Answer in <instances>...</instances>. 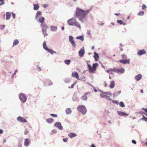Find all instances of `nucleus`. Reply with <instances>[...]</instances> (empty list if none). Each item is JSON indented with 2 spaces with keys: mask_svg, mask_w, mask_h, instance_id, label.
<instances>
[{
  "mask_svg": "<svg viewBox=\"0 0 147 147\" xmlns=\"http://www.w3.org/2000/svg\"><path fill=\"white\" fill-rule=\"evenodd\" d=\"M91 9L84 10L80 8H77L76 14V17L78 18L79 20L83 22L82 20L91 11Z\"/></svg>",
  "mask_w": 147,
  "mask_h": 147,
  "instance_id": "obj_1",
  "label": "nucleus"
},
{
  "mask_svg": "<svg viewBox=\"0 0 147 147\" xmlns=\"http://www.w3.org/2000/svg\"><path fill=\"white\" fill-rule=\"evenodd\" d=\"M101 93L100 94V96L102 98H106L107 100L109 101H111V99L110 98V96H111L112 94L111 91L107 92H105L101 90H98Z\"/></svg>",
  "mask_w": 147,
  "mask_h": 147,
  "instance_id": "obj_2",
  "label": "nucleus"
},
{
  "mask_svg": "<svg viewBox=\"0 0 147 147\" xmlns=\"http://www.w3.org/2000/svg\"><path fill=\"white\" fill-rule=\"evenodd\" d=\"M88 62H90V61H87V65L89 68V71L90 73H94L96 70V68L98 67V63L93 64L92 67L91 65L88 63Z\"/></svg>",
  "mask_w": 147,
  "mask_h": 147,
  "instance_id": "obj_3",
  "label": "nucleus"
},
{
  "mask_svg": "<svg viewBox=\"0 0 147 147\" xmlns=\"http://www.w3.org/2000/svg\"><path fill=\"white\" fill-rule=\"evenodd\" d=\"M78 111L83 115L85 114L87 112V109L86 107L82 105H78L77 108Z\"/></svg>",
  "mask_w": 147,
  "mask_h": 147,
  "instance_id": "obj_4",
  "label": "nucleus"
},
{
  "mask_svg": "<svg viewBox=\"0 0 147 147\" xmlns=\"http://www.w3.org/2000/svg\"><path fill=\"white\" fill-rule=\"evenodd\" d=\"M19 97L20 100L22 102L24 103L26 100V97L25 94L23 93H20V94Z\"/></svg>",
  "mask_w": 147,
  "mask_h": 147,
  "instance_id": "obj_5",
  "label": "nucleus"
},
{
  "mask_svg": "<svg viewBox=\"0 0 147 147\" xmlns=\"http://www.w3.org/2000/svg\"><path fill=\"white\" fill-rule=\"evenodd\" d=\"M69 41L71 45L73 47H75L76 46V44L75 43L73 36H69Z\"/></svg>",
  "mask_w": 147,
  "mask_h": 147,
  "instance_id": "obj_6",
  "label": "nucleus"
},
{
  "mask_svg": "<svg viewBox=\"0 0 147 147\" xmlns=\"http://www.w3.org/2000/svg\"><path fill=\"white\" fill-rule=\"evenodd\" d=\"M76 21V20L74 18H72L70 19L67 21L68 24L70 26H73Z\"/></svg>",
  "mask_w": 147,
  "mask_h": 147,
  "instance_id": "obj_7",
  "label": "nucleus"
},
{
  "mask_svg": "<svg viewBox=\"0 0 147 147\" xmlns=\"http://www.w3.org/2000/svg\"><path fill=\"white\" fill-rule=\"evenodd\" d=\"M85 53V51L84 50V47H83L81 49H80L78 52V54L79 56L81 57H82Z\"/></svg>",
  "mask_w": 147,
  "mask_h": 147,
  "instance_id": "obj_8",
  "label": "nucleus"
},
{
  "mask_svg": "<svg viewBox=\"0 0 147 147\" xmlns=\"http://www.w3.org/2000/svg\"><path fill=\"white\" fill-rule=\"evenodd\" d=\"M41 26L42 27V32H46L48 28V26H47V24L45 23H44L43 24H41Z\"/></svg>",
  "mask_w": 147,
  "mask_h": 147,
  "instance_id": "obj_9",
  "label": "nucleus"
},
{
  "mask_svg": "<svg viewBox=\"0 0 147 147\" xmlns=\"http://www.w3.org/2000/svg\"><path fill=\"white\" fill-rule=\"evenodd\" d=\"M72 76L74 78H75L77 79L81 80L82 79L79 78V76L78 73L76 71L73 72L72 73Z\"/></svg>",
  "mask_w": 147,
  "mask_h": 147,
  "instance_id": "obj_10",
  "label": "nucleus"
},
{
  "mask_svg": "<svg viewBox=\"0 0 147 147\" xmlns=\"http://www.w3.org/2000/svg\"><path fill=\"white\" fill-rule=\"evenodd\" d=\"M90 93V92L85 93L81 97V99L83 100H86L87 99V95Z\"/></svg>",
  "mask_w": 147,
  "mask_h": 147,
  "instance_id": "obj_11",
  "label": "nucleus"
},
{
  "mask_svg": "<svg viewBox=\"0 0 147 147\" xmlns=\"http://www.w3.org/2000/svg\"><path fill=\"white\" fill-rule=\"evenodd\" d=\"M54 125L56 126L60 130H61L63 129V127L61 125V123L60 122H56L54 124Z\"/></svg>",
  "mask_w": 147,
  "mask_h": 147,
  "instance_id": "obj_12",
  "label": "nucleus"
},
{
  "mask_svg": "<svg viewBox=\"0 0 147 147\" xmlns=\"http://www.w3.org/2000/svg\"><path fill=\"white\" fill-rule=\"evenodd\" d=\"M17 120L21 122L25 123L26 122V120L24 118L21 116H19L17 117Z\"/></svg>",
  "mask_w": 147,
  "mask_h": 147,
  "instance_id": "obj_13",
  "label": "nucleus"
},
{
  "mask_svg": "<svg viewBox=\"0 0 147 147\" xmlns=\"http://www.w3.org/2000/svg\"><path fill=\"white\" fill-rule=\"evenodd\" d=\"M42 13V12L40 11H37L35 16L36 20H38L39 18L40 17V16L41 15Z\"/></svg>",
  "mask_w": 147,
  "mask_h": 147,
  "instance_id": "obj_14",
  "label": "nucleus"
},
{
  "mask_svg": "<svg viewBox=\"0 0 147 147\" xmlns=\"http://www.w3.org/2000/svg\"><path fill=\"white\" fill-rule=\"evenodd\" d=\"M130 60L129 59H127L125 60H120V63L123 64H126L127 63H129Z\"/></svg>",
  "mask_w": 147,
  "mask_h": 147,
  "instance_id": "obj_15",
  "label": "nucleus"
},
{
  "mask_svg": "<svg viewBox=\"0 0 147 147\" xmlns=\"http://www.w3.org/2000/svg\"><path fill=\"white\" fill-rule=\"evenodd\" d=\"M50 29L52 32H56L57 30V27L56 26H51L50 27Z\"/></svg>",
  "mask_w": 147,
  "mask_h": 147,
  "instance_id": "obj_16",
  "label": "nucleus"
},
{
  "mask_svg": "<svg viewBox=\"0 0 147 147\" xmlns=\"http://www.w3.org/2000/svg\"><path fill=\"white\" fill-rule=\"evenodd\" d=\"M146 53V52L144 49L140 50L137 53L138 54L140 55H141L143 54H145Z\"/></svg>",
  "mask_w": 147,
  "mask_h": 147,
  "instance_id": "obj_17",
  "label": "nucleus"
},
{
  "mask_svg": "<svg viewBox=\"0 0 147 147\" xmlns=\"http://www.w3.org/2000/svg\"><path fill=\"white\" fill-rule=\"evenodd\" d=\"M142 75L140 74H138L135 77V79L137 81L140 80L142 78Z\"/></svg>",
  "mask_w": 147,
  "mask_h": 147,
  "instance_id": "obj_18",
  "label": "nucleus"
},
{
  "mask_svg": "<svg viewBox=\"0 0 147 147\" xmlns=\"http://www.w3.org/2000/svg\"><path fill=\"white\" fill-rule=\"evenodd\" d=\"M74 26L79 28H81L80 24L76 20L74 24Z\"/></svg>",
  "mask_w": 147,
  "mask_h": 147,
  "instance_id": "obj_19",
  "label": "nucleus"
},
{
  "mask_svg": "<svg viewBox=\"0 0 147 147\" xmlns=\"http://www.w3.org/2000/svg\"><path fill=\"white\" fill-rule=\"evenodd\" d=\"M66 113L67 115H69L71 113V109L69 108H67L65 110Z\"/></svg>",
  "mask_w": 147,
  "mask_h": 147,
  "instance_id": "obj_20",
  "label": "nucleus"
},
{
  "mask_svg": "<svg viewBox=\"0 0 147 147\" xmlns=\"http://www.w3.org/2000/svg\"><path fill=\"white\" fill-rule=\"evenodd\" d=\"M94 57L96 61H97L98 60L99 58L98 55V54L96 52L94 53Z\"/></svg>",
  "mask_w": 147,
  "mask_h": 147,
  "instance_id": "obj_21",
  "label": "nucleus"
},
{
  "mask_svg": "<svg viewBox=\"0 0 147 147\" xmlns=\"http://www.w3.org/2000/svg\"><path fill=\"white\" fill-rule=\"evenodd\" d=\"M29 143L30 141L29 139L28 138L26 139L24 143V146H28Z\"/></svg>",
  "mask_w": 147,
  "mask_h": 147,
  "instance_id": "obj_22",
  "label": "nucleus"
},
{
  "mask_svg": "<svg viewBox=\"0 0 147 147\" xmlns=\"http://www.w3.org/2000/svg\"><path fill=\"white\" fill-rule=\"evenodd\" d=\"M33 9L34 10H38L39 8V5L38 4H33Z\"/></svg>",
  "mask_w": 147,
  "mask_h": 147,
  "instance_id": "obj_23",
  "label": "nucleus"
},
{
  "mask_svg": "<svg viewBox=\"0 0 147 147\" xmlns=\"http://www.w3.org/2000/svg\"><path fill=\"white\" fill-rule=\"evenodd\" d=\"M69 136L71 138H72L74 137H75L77 136V135L75 133H71L68 134Z\"/></svg>",
  "mask_w": 147,
  "mask_h": 147,
  "instance_id": "obj_24",
  "label": "nucleus"
},
{
  "mask_svg": "<svg viewBox=\"0 0 147 147\" xmlns=\"http://www.w3.org/2000/svg\"><path fill=\"white\" fill-rule=\"evenodd\" d=\"M115 69H110L108 70H106V72L108 73H109V74H112V72L115 71Z\"/></svg>",
  "mask_w": 147,
  "mask_h": 147,
  "instance_id": "obj_25",
  "label": "nucleus"
},
{
  "mask_svg": "<svg viewBox=\"0 0 147 147\" xmlns=\"http://www.w3.org/2000/svg\"><path fill=\"white\" fill-rule=\"evenodd\" d=\"M77 39H79L83 41L84 40V37L83 36H80L76 37V38Z\"/></svg>",
  "mask_w": 147,
  "mask_h": 147,
  "instance_id": "obj_26",
  "label": "nucleus"
},
{
  "mask_svg": "<svg viewBox=\"0 0 147 147\" xmlns=\"http://www.w3.org/2000/svg\"><path fill=\"white\" fill-rule=\"evenodd\" d=\"M115 86V82L114 81H112L110 82V87L111 88H113Z\"/></svg>",
  "mask_w": 147,
  "mask_h": 147,
  "instance_id": "obj_27",
  "label": "nucleus"
},
{
  "mask_svg": "<svg viewBox=\"0 0 147 147\" xmlns=\"http://www.w3.org/2000/svg\"><path fill=\"white\" fill-rule=\"evenodd\" d=\"M47 51L49 53L51 54L52 55H53V53L56 54V52L50 49H47Z\"/></svg>",
  "mask_w": 147,
  "mask_h": 147,
  "instance_id": "obj_28",
  "label": "nucleus"
},
{
  "mask_svg": "<svg viewBox=\"0 0 147 147\" xmlns=\"http://www.w3.org/2000/svg\"><path fill=\"white\" fill-rule=\"evenodd\" d=\"M38 19L39 22L41 23H42L44 22L45 20L44 18L42 17H41L40 18H39Z\"/></svg>",
  "mask_w": 147,
  "mask_h": 147,
  "instance_id": "obj_29",
  "label": "nucleus"
},
{
  "mask_svg": "<svg viewBox=\"0 0 147 147\" xmlns=\"http://www.w3.org/2000/svg\"><path fill=\"white\" fill-rule=\"evenodd\" d=\"M43 48L46 51L48 49L47 48L46 46V42L45 41L44 42L43 44Z\"/></svg>",
  "mask_w": 147,
  "mask_h": 147,
  "instance_id": "obj_30",
  "label": "nucleus"
},
{
  "mask_svg": "<svg viewBox=\"0 0 147 147\" xmlns=\"http://www.w3.org/2000/svg\"><path fill=\"white\" fill-rule=\"evenodd\" d=\"M53 121V119L52 118H49L46 120V121L48 123H52Z\"/></svg>",
  "mask_w": 147,
  "mask_h": 147,
  "instance_id": "obj_31",
  "label": "nucleus"
},
{
  "mask_svg": "<svg viewBox=\"0 0 147 147\" xmlns=\"http://www.w3.org/2000/svg\"><path fill=\"white\" fill-rule=\"evenodd\" d=\"M11 16L10 12H7L6 13V20H8L9 19L10 17Z\"/></svg>",
  "mask_w": 147,
  "mask_h": 147,
  "instance_id": "obj_32",
  "label": "nucleus"
},
{
  "mask_svg": "<svg viewBox=\"0 0 147 147\" xmlns=\"http://www.w3.org/2000/svg\"><path fill=\"white\" fill-rule=\"evenodd\" d=\"M57 133V130L56 129H53L52 130L50 134L51 135H53Z\"/></svg>",
  "mask_w": 147,
  "mask_h": 147,
  "instance_id": "obj_33",
  "label": "nucleus"
},
{
  "mask_svg": "<svg viewBox=\"0 0 147 147\" xmlns=\"http://www.w3.org/2000/svg\"><path fill=\"white\" fill-rule=\"evenodd\" d=\"M128 114L125 112L120 111V116H127Z\"/></svg>",
  "mask_w": 147,
  "mask_h": 147,
  "instance_id": "obj_34",
  "label": "nucleus"
},
{
  "mask_svg": "<svg viewBox=\"0 0 147 147\" xmlns=\"http://www.w3.org/2000/svg\"><path fill=\"white\" fill-rule=\"evenodd\" d=\"M19 43V41L18 40H17V39H16L13 42V46H15V45H17Z\"/></svg>",
  "mask_w": 147,
  "mask_h": 147,
  "instance_id": "obj_35",
  "label": "nucleus"
},
{
  "mask_svg": "<svg viewBox=\"0 0 147 147\" xmlns=\"http://www.w3.org/2000/svg\"><path fill=\"white\" fill-rule=\"evenodd\" d=\"M71 62L70 60H66L64 61L65 63L67 65H69Z\"/></svg>",
  "mask_w": 147,
  "mask_h": 147,
  "instance_id": "obj_36",
  "label": "nucleus"
},
{
  "mask_svg": "<svg viewBox=\"0 0 147 147\" xmlns=\"http://www.w3.org/2000/svg\"><path fill=\"white\" fill-rule=\"evenodd\" d=\"M144 14V12L143 11H141L138 13L137 14L138 15V16H143Z\"/></svg>",
  "mask_w": 147,
  "mask_h": 147,
  "instance_id": "obj_37",
  "label": "nucleus"
},
{
  "mask_svg": "<svg viewBox=\"0 0 147 147\" xmlns=\"http://www.w3.org/2000/svg\"><path fill=\"white\" fill-rule=\"evenodd\" d=\"M71 80L69 78H66L65 79L64 81L65 83H69Z\"/></svg>",
  "mask_w": 147,
  "mask_h": 147,
  "instance_id": "obj_38",
  "label": "nucleus"
},
{
  "mask_svg": "<svg viewBox=\"0 0 147 147\" xmlns=\"http://www.w3.org/2000/svg\"><path fill=\"white\" fill-rule=\"evenodd\" d=\"M29 132V131L27 129H25L24 132V134L25 135H26L28 134V133Z\"/></svg>",
  "mask_w": 147,
  "mask_h": 147,
  "instance_id": "obj_39",
  "label": "nucleus"
},
{
  "mask_svg": "<svg viewBox=\"0 0 147 147\" xmlns=\"http://www.w3.org/2000/svg\"><path fill=\"white\" fill-rule=\"evenodd\" d=\"M119 95L118 93L117 92H115L113 94V97H116L118 96Z\"/></svg>",
  "mask_w": 147,
  "mask_h": 147,
  "instance_id": "obj_40",
  "label": "nucleus"
},
{
  "mask_svg": "<svg viewBox=\"0 0 147 147\" xmlns=\"http://www.w3.org/2000/svg\"><path fill=\"white\" fill-rule=\"evenodd\" d=\"M0 6H1L5 3L4 0H0Z\"/></svg>",
  "mask_w": 147,
  "mask_h": 147,
  "instance_id": "obj_41",
  "label": "nucleus"
},
{
  "mask_svg": "<svg viewBox=\"0 0 147 147\" xmlns=\"http://www.w3.org/2000/svg\"><path fill=\"white\" fill-rule=\"evenodd\" d=\"M120 106L122 107H125L124 103L123 102H120Z\"/></svg>",
  "mask_w": 147,
  "mask_h": 147,
  "instance_id": "obj_42",
  "label": "nucleus"
},
{
  "mask_svg": "<svg viewBox=\"0 0 147 147\" xmlns=\"http://www.w3.org/2000/svg\"><path fill=\"white\" fill-rule=\"evenodd\" d=\"M120 24H122L123 25H125L126 24V23L125 22L120 20Z\"/></svg>",
  "mask_w": 147,
  "mask_h": 147,
  "instance_id": "obj_43",
  "label": "nucleus"
},
{
  "mask_svg": "<svg viewBox=\"0 0 147 147\" xmlns=\"http://www.w3.org/2000/svg\"><path fill=\"white\" fill-rule=\"evenodd\" d=\"M47 83H48V85L49 86L53 84V83L50 81H47Z\"/></svg>",
  "mask_w": 147,
  "mask_h": 147,
  "instance_id": "obj_44",
  "label": "nucleus"
},
{
  "mask_svg": "<svg viewBox=\"0 0 147 147\" xmlns=\"http://www.w3.org/2000/svg\"><path fill=\"white\" fill-rule=\"evenodd\" d=\"M112 102L113 103H115V104H116L117 105H118L119 104V102L116 101V100H111Z\"/></svg>",
  "mask_w": 147,
  "mask_h": 147,
  "instance_id": "obj_45",
  "label": "nucleus"
},
{
  "mask_svg": "<svg viewBox=\"0 0 147 147\" xmlns=\"http://www.w3.org/2000/svg\"><path fill=\"white\" fill-rule=\"evenodd\" d=\"M146 7V6L144 4H143L142 6V9L143 10L145 9Z\"/></svg>",
  "mask_w": 147,
  "mask_h": 147,
  "instance_id": "obj_46",
  "label": "nucleus"
},
{
  "mask_svg": "<svg viewBox=\"0 0 147 147\" xmlns=\"http://www.w3.org/2000/svg\"><path fill=\"white\" fill-rule=\"evenodd\" d=\"M5 26L4 25H0V28L1 29H3L5 27Z\"/></svg>",
  "mask_w": 147,
  "mask_h": 147,
  "instance_id": "obj_47",
  "label": "nucleus"
},
{
  "mask_svg": "<svg viewBox=\"0 0 147 147\" xmlns=\"http://www.w3.org/2000/svg\"><path fill=\"white\" fill-rule=\"evenodd\" d=\"M50 115L53 117H57V115L53 114H51Z\"/></svg>",
  "mask_w": 147,
  "mask_h": 147,
  "instance_id": "obj_48",
  "label": "nucleus"
},
{
  "mask_svg": "<svg viewBox=\"0 0 147 147\" xmlns=\"http://www.w3.org/2000/svg\"><path fill=\"white\" fill-rule=\"evenodd\" d=\"M124 71V69L123 68L120 69V73H123Z\"/></svg>",
  "mask_w": 147,
  "mask_h": 147,
  "instance_id": "obj_49",
  "label": "nucleus"
},
{
  "mask_svg": "<svg viewBox=\"0 0 147 147\" xmlns=\"http://www.w3.org/2000/svg\"><path fill=\"white\" fill-rule=\"evenodd\" d=\"M90 85L92 86V87L93 88H94V91L95 92H96L97 91V90H96V89L95 88V87L93 86H92V85L90 84Z\"/></svg>",
  "mask_w": 147,
  "mask_h": 147,
  "instance_id": "obj_50",
  "label": "nucleus"
},
{
  "mask_svg": "<svg viewBox=\"0 0 147 147\" xmlns=\"http://www.w3.org/2000/svg\"><path fill=\"white\" fill-rule=\"evenodd\" d=\"M67 140H68V138H63V140L64 142H66L67 141Z\"/></svg>",
  "mask_w": 147,
  "mask_h": 147,
  "instance_id": "obj_51",
  "label": "nucleus"
},
{
  "mask_svg": "<svg viewBox=\"0 0 147 147\" xmlns=\"http://www.w3.org/2000/svg\"><path fill=\"white\" fill-rule=\"evenodd\" d=\"M142 119L145 121H147V118L144 117L142 118Z\"/></svg>",
  "mask_w": 147,
  "mask_h": 147,
  "instance_id": "obj_52",
  "label": "nucleus"
},
{
  "mask_svg": "<svg viewBox=\"0 0 147 147\" xmlns=\"http://www.w3.org/2000/svg\"><path fill=\"white\" fill-rule=\"evenodd\" d=\"M12 15L13 16V19H14L16 17V15L15 13H12Z\"/></svg>",
  "mask_w": 147,
  "mask_h": 147,
  "instance_id": "obj_53",
  "label": "nucleus"
},
{
  "mask_svg": "<svg viewBox=\"0 0 147 147\" xmlns=\"http://www.w3.org/2000/svg\"><path fill=\"white\" fill-rule=\"evenodd\" d=\"M46 32H43L44 36H45V37L47 35V34Z\"/></svg>",
  "mask_w": 147,
  "mask_h": 147,
  "instance_id": "obj_54",
  "label": "nucleus"
},
{
  "mask_svg": "<svg viewBox=\"0 0 147 147\" xmlns=\"http://www.w3.org/2000/svg\"><path fill=\"white\" fill-rule=\"evenodd\" d=\"M74 85L73 84H72L71 85V87H69H69H68V88H74Z\"/></svg>",
  "mask_w": 147,
  "mask_h": 147,
  "instance_id": "obj_55",
  "label": "nucleus"
},
{
  "mask_svg": "<svg viewBox=\"0 0 147 147\" xmlns=\"http://www.w3.org/2000/svg\"><path fill=\"white\" fill-rule=\"evenodd\" d=\"M132 143H134V144H136V141H135L134 140H132Z\"/></svg>",
  "mask_w": 147,
  "mask_h": 147,
  "instance_id": "obj_56",
  "label": "nucleus"
},
{
  "mask_svg": "<svg viewBox=\"0 0 147 147\" xmlns=\"http://www.w3.org/2000/svg\"><path fill=\"white\" fill-rule=\"evenodd\" d=\"M121 56L124 59H125L126 58V56L125 55H122Z\"/></svg>",
  "mask_w": 147,
  "mask_h": 147,
  "instance_id": "obj_57",
  "label": "nucleus"
},
{
  "mask_svg": "<svg viewBox=\"0 0 147 147\" xmlns=\"http://www.w3.org/2000/svg\"><path fill=\"white\" fill-rule=\"evenodd\" d=\"M142 110H144V111L147 113V109H144V108H142Z\"/></svg>",
  "mask_w": 147,
  "mask_h": 147,
  "instance_id": "obj_58",
  "label": "nucleus"
},
{
  "mask_svg": "<svg viewBox=\"0 0 147 147\" xmlns=\"http://www.w3.org/2000/svg\"><path fill=\"white\" fill-rule=\"evenodd\" d=\"M37 69L38 71H40L41 70V69L40 67H38Z\"/></svg>",
  "mask_w": 147,
  "mask_h": 147,
  "instance_id": "obj_59",
  "label": "nucleus"
},
{
  "mask_svg": "<svg viewBox=\"0 0 147 147\" xmlns=\"http://www.w3.org/2000/svg\"><path fill=\"white\" fill-rule=\"evenodd\" d=\"M90 147H96L95 145L93 144H92L91 145Z\"/></svg>",
  "mask_w": 147,
  "mask_h": 147,
  "instance_id": "obj_60",
  "label": "nucleus"
},
{
  "mask_svg": "<svg viewBox=\"0 0 147 147\" xmlns=\"http://www.w3.org/2000/svg\"><path fill=\"white\" fill-rule=\"evenodd\" d=\"M3 132V130L1 129H0V134H2Z\"/></svg>",
  "mask_w": 147,
  "mask_h": 147,
  "instance_id": "obj_61",
  "label": "nucleus"
},
{
  "mask_svg": "<svg viewBox=\"0 0 147 147\" xmlns=\"http://www.w3.org/2000/svg\"><path fill=\"white\" fill-rule=\"evenodd\" d=\"M78 82L77 81H76L74 82L73 84L74 85L76 84Z\"/></svg>",
  "mask_w": 147,
  "mask_h": 147,
  "instance_id": "obj_62",
  "label": "nucleus"
},
{
  "mask_svg": "<svg viewBox=\"0 0 147 147\" xmlns=\"http://www.w3.org/2000/svg\"><path fill=\"white\" fill-rule=\"evenodd\" d=\"M47 6V4H44L43 5V6L44 8H45Z\"/></svg>",
  "mask_w": 147,
  "mask_h": 147,
  "instance_id": "obj_63",
  "label": "nucleus"
},
{
  "mask_svg": "<svg viewBox=\"0 0 147 147\" xmlns=\"http://www.w3.org/2000/svg\"><path fill=\"white\" fill-rule=\"evenodd\" d=\"M87 33L88 35H90V31H88Z\"/></svg>",
  "mask_w": 147,
  "mask_h": 147,
  "instance_id": "obj_64",
  "label": "nucleus"
}]
</instances>
